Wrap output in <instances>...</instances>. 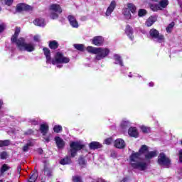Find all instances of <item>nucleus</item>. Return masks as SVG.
<instances>
[{
    "label": "nucleus",
    "mask_w": 182,
    "mask_h": 182,
    "mask_svg": "<svg viewBox=\"0 0 182 182\" xmlns=\"http://www.w3.org/2000/svg\"><path fill=\"white\" fill-rule=\"evenodd\" d=\"M141 154H144L146 160H151L154 157H157V151H149L147 146L143 145L139 152H133L129 156L132 167L140 171H144L147 168V164L140 160Z\"/></svg>",
    "instance_id": "nucleus-1"
},
{
    "label": "nucleus",
    "mask_w": 182,
    "mask_h": 182,
    "mask_svg": "<svg viewBox=\"0 0 182 182\" xmlns=\"http://www.w3.org/2000/svg\"><path fill=\"white\" fill-rule=\"evenodd\" d=\"M16 46L19 50L26 52H33L35 45L25 43V38H20L16 41Z\"/></svg>",
    "instance_id": "nucleus-2"
},
{
    "label": "nucleus",
    "mask_w": 182,
    "mask_h": 182,
    "mask_svg": "<svg viewBox=\"0 0 182 182\" xmlns=\"http://www.w3.org/2000/svg\"><path fill=\"white\" fill-rule=\"evenodd\" d=\"M50 18L51 19H58L59 14H62V7L59 4H53L49 6Z\"/></svg>",
    "instance_id": "nucleus-3"
},
{
    "label": "nucleus",
    "mask_w": 182,
    "mask_h": 182,
    "mask_svg": "<svg viewBox=\"0 0 182 182\" xmlns=\"http://www.w3.org/2000/svg\"><path fill=\"white\" fill-rule=\"evenodd\" d=\"M70 59L69 58L64 56L60 52H58L54 59L52 60L53 65H56V63H69Z\"/></svg>",
    "instance_id": "nucleus-4"
},
{
    "label": "nucleus",
    "mask_w": 182,
    "mask_h": 182,
    "mask_svg": "<svg viewBox=\"0 0 182 182\" xmlns=\"http://www.w3.org/2000/svg\"><path fill=\"white\" fill-rule=\"evenodd\" d=\"M149 35L152 38L153 41H154V42H158L159 43L164 42V36L160 34L159 31L156 29H151L149 31Z\"/></svg>",
    "instance_id": "nucleus-5"
},
{
    "label": "nucleus",
    "mask_w": 182,
    "mask_h": 182,
    "mask_svg": "<svg viewBox=\"0 0 182 182\" xmlns=\"http://www.w3.org/2000/svg\"><path fill=\"white\" fill-rule=\"evenodd\" d=\"M158 163L159 166L163 167H169L170 164H171V161L164 153H161L158 156Z\"/></svg>",
    "instance_id": "nucleus-6"
},
{
    "label": "nucleus",
    "mask_w": 182,
    "mask_h": 182,
    "mask_svg": "<svg viewBox=\"0 0 182 182\" xmlns=\"http://www.w3.org/2000/svg\"><path fill=\"white\" fill-rule=\"evenodd\" d=\"M71 157H75L77 153V150H82L85 145L79 141L71 142L70 144Z\"/></svg>",
    "instance_id": "nucleus-7"
},
{
    "label": "nucleus",
    "mask_w": 182,
    "mask_h": 182,
    "mask_svg": "<svg viewBox=\"0 0 182 182\" xmlns=\"http://www.w3.org/2000/svg\"><path fill=\"white\" fill-rule=\"evenodd\" d=\"M109 53H110V50L108 48H97L95 59L97 60H102V59L106 58Z\"/></svg>",
    "instance_id": "nucleus-8"
},
{
    "label": "nucleus",
    "mask_w": 182,
    "mask_h": 182,
    "mask_svg": "<svg viewBox=\"0 0 182 182\" xmlns=\"http://www.w3.org/2000/svg\"><path fill=\"white\" fill-rule=\"evenodd\" d=\"M114 8H116V1L113 0L111 1L109 6L107 9L105 13L106 16H110V15H112V12L114 11Z\"/></svg>",
    "instance_id": "nucleus-9"
},
{
    "label": "nucleus",
    "mask_w": 182,
    "mask_h": 182,
    "mask_svg": "<svg viewBox=\"0 0 182 182\" xmlns=\"http://www.w3.org/2000/svg\"><path fill=\"white\" fill-rule=\"evenodd\" d=\"M126 143L124 140L122 139H117L114 141V146L117 147V149H124Z\"/></svg>",
    "instance_id": "nucleus-10"
},
{
    "label": "nucleus",
    "mask_w": 182,
    "mask_h": 182,
    "mask_svg": "<svg viewBox=\"0 0 182 182\" xmlns=\"http://www.w3.org/2000/svg\"><path fill=\"white\" fill-rule=\"evenodd\" d=\"M68 19L73 28H78L79 27V23H77V21H76V18L75 16L70 15L68 16Z\"/></svg>",
    "instance_id": "nucleus-11"
},
{
    "label": "nucleus",
    "mask_w": 182,
    "mask_h": 182,
    "mask_svg": "<svg viewBox=\"0 0 182 182\" xmlns=\"http://www.w3.org/2000/svg\"><path fill=\"white\" fill-rule=\"evenodd\" d=\"M31 9V6L26 5V4H18L16 7V11L18 12H22V11H29Z\"/></svg>",
    "instance_id": "nucleus-12"
},
{
    "label": "nucleus",
    "mask_w": 182,
    "mask_h": 182,
    "mask_svg": "<svg viewBox=\"0 0 182 182\" xmlns=\"http://www.w3.org/2000/svg\"><path fill=\"white\" fill-rule=\"evenodd\" d=\"M49 130V125L48 124H42L40 126V132L43 134V136H46V134L48 133Z\"/></svg>",
    "instance_id": "nucleus-13"
},
{
    "label": "nucleus",
    "mask_w": 182,
    "mask_h": 182,
    "mask_svg": "<svg viewBox=\"0 0 182 182\" xmlns=\"http://www.w3.org/2000/svg\"><path fill=\"white\" fill-rule=\"evenodd\" d=\"M93 45L95 46H100L103 43V38L102 36H96L92 39Z\"/></svg>",
    "instance_id": "nucleus-14"
},
{
    "label": "nucleus",
    "mask_w": 182,
    "mask_h": 182,
    "mask_svg": "<svg viewBox=\"0 0 182 182\" xmlns=\"http://www.w3.org/2000/svg\"><path fill=\"white\" fill-rule=\"evenodd\" d=\"M20 33H21V28L16 27L14 35L11 37V42H13V43L16 44V41H18L17 38L18 36H19Z\"/></svg>",
    "instance_id": "nucleus-15"
},
{
    "label": "nucleus",
    "mask_w": 182,
    "mask_h": 182,
    "mask_svg": "<svg viewBox=\"0 0 182 182\" xmlns=\"http://www.w3.org/2000/svg\"><path fill=\"white\" fill-rule=\"evenodd\" d=\"M55 140L58 149H63V147H65V141H63L60 137L57 136L55 138Z\"/></svg>",
    "instance_id": "nucleus-16"
},
{
    "label": "nucleus",
    "mask_w": 182,
    "mask_h": 182,
    "mask_svg": "<svg viewBox=\"0 0 182 182\" xmlns=\"http://www.w3.org/2000/svg\"><path fill=\"white\" fill-rule=\"evenodd\" d=\"M128 134L131 137H137L139 136V132L136 127H131L129 129Z\"/></svg>",
    "instance_id": "nucleus-17"
},
{
    "label": "nucleus",
    "mask_w": 182,
    "mask_h": 182,
    "mask_svg": "<svg viewBox=\"0 0 182 182\" xmlns=\"http://www.w3.org/2000/svg\"><path fill=\"white\" fill-rule=\"evenodd\" d=\"M44 55L46 58V62L47 63H50V50L46 48H43Z\"/></svg>",
    "instance_id": "nucleus-18"
},
{
    "label": "nucleus",
    "mask_w": 182,
    "mask_h": 182,
    "mask_svg": "<svg viewBox=\"0 0 182 182\" xmlns=\"http://www.w3.org/2000/svg\"><path fill=\"white\" fill-rule=\"evenodd\" d=\"M157 21V18L156 17H154V16H151L149 17L146 23H145V25L148 27H150L151 26V25H153V23H154V22H156Z\"/></svg>",
    "instance_id": "nucleus-19"
},
{
    "label": "nucleus",
    "mask_w": 182,
    "mask_h": 182,
    "mask_svg": "<svg viewBox=\"0 0 182 182\" xmlns=\"http://www.w3.org/2000/svg\"><path fill=\"white\" fill-rule=\"evenodd\" d=\"M100 147H102V144L97 141H92L90 144V149L91 150H96V149H100Z\"/></svg>",
    "instance_id": "nucleus-20"
},
{
    "label": "nucleus",
    "mask_w": 182,
    "mask_h": 182,
    "mask_svg": "<svg viewBox=\"0 0 182 182\" xmlns=\"http://www.w3.org/2000/svg\"><path fill=\"white\" fill-rule=\"evenodd\" d=\"M149 8L153 12H157V11H161L160 5L157 4H150Z\"/></svg>",
    "instance_id": "nucleus-21"
},
{
    "label": "nucleus",
    "mask_w": 182,
    "mask_h": 182,
    "mask_svg": "<svg viewBox=\"0 0 182 182\" xmlns=\"http://www.w3.org/2000/svg\"><path fill=\"white\" fill-rule=\"evenodd\" d=\"M34 25L36 26H45V19L43 18H37L33 21Z\"/></svg>",
    "instance_id": "nucleus-22"
},
{
    "label": "nucleus",
    "mask_w": 182,
    "mask_h": 182,
    "mask_svg": "<svg viewBox=\"0 0 182 182\" xmlns=\"http://www.w3.org/2000/svg\"><path fill=\"white\" fill-rule=\"evenodd\" d=\"M125 33L130 39L133 40V38H132V36L133 35V28H132L130 26L127 25L126 26Z\"/></svg>",
    "instance_id": "nucleus-23"
},
{
    "label": "nucleus",
    "mask_w": 182,
    "mask_h": 182,
    "mask_svg": "<svg viewBox=\"0 0 182 182\" xmlns=\"http://www.w3.org/2000/svg\"><path fill=\"white\" fill-rule=\"evenodd\" d=\"M159 5V8H161V11H163V9L167 8V5H168V0H161Z\"/></svg>",
    "instance_id": "nucleus-24"
},
{
    "label": "nucleus",
    "mask_w": 182,
    "mask_h": 182,
    "mask_svg": "<svg viewBox=\"0 0 182 182\" xmlns=\"http://www.w3.org/2000/svg\"><path fill=\"white\" fill-rule=\"evenodd\" d=\"M114 59L115 60V65H120V66H123V62L119 55L115 54L114 55Z\"/></svg>",
    "instance_id": "nucleus-25"
},
{
    "label": "nucleus",
    "mask_w": 182,
    "mask_h": 182,
    "mask_svg": "<svg viewBox=\"0 0 182 182\" xmlns=\"http://www.w3.org/2000/svg\"><path fill=\"white\" fill-rule=\"evenodd\" d=\"M72 163V160L70 159V157H65L63 159H61L60 161V164H61L63 166H65L66 164H70Z\"/></svg>",
    "instance_id": "nucleus-26"
},
{
    "label": "nucleus",
    "mask_w": 182,
    "mask_h": 182,
    "mask_svg": "<svg viewBox=\"0 0 182 182\" xmlns=\"http://www.w3.org/2000/svg\"><path fill=\"white\" fill-rule=\"evenodd\" d=\"M123 14L125 16L126 19H130L132 18V14H130V10H129V9L127 8L124 9Z\"/></svg>",
    "instance_id": "nucleus-27"
},
{
    "label": "nucleus",
    "mask_w": 182,
    "mask_h": 182,
    "mask_svg": "<svg viewBox=\"0 0 182 182\" xmlns=\"http://www.w3.org/2000/svg\"><path fill=\"white\" fill-rule=\"evenodd\" d=\"M127 9L130 11L132 14H134V12H136V6H134V4L132 3H128L127 4Z\"/></svg>",
    "instance_id": "nucleus-28"
},
{
    "label": "nucleus",
    "mask_w": 182,
    "mask_h": 182,
    "mask_svg": "<svg viewBox=\"0 0 182 182\" xmlns=\"http://www.w3.org/2000/svg\"><path fill=\"white\" fill-rule=\"evenodd\" d=\"M58 46L59 44L56 41H50L49 43V48H50V49H58Z\"/></svg>",
    "instance_id": "nucleus-29"
},
{
    "label": "nucleus",
    "mask_w": 182,
    "mask_h": 182,
    "mask_svg": "<svg viewBox=\"0 0 182 182\" xmlns=\"http://www.w3.org/2000/svg\"><path fill=\"white\" fill-rule=\"evenodd\" d=\"M87 50L90 53H93L94 55L97 54V48H94L92 46H88V47H87Z\"/></svg>",
    "instance_id": "nucleus-30"
},
{
    "label": "nucleus",
    "mask_w": 182,
    "mask_h": 182,
    "mask_svg": "<svg viewBox=\"0 0 182 182\" xmlns=\"http://www.w3.org/2000/svg\"><path fill=\"white\" fill-rule=\"evenodd\" d=\"M38 178V173L34 172L28 178V182H35Z\"/></svg>",
    "instance_id": "nucleus-31"
},
{
    "label": "nucleus",
    "mask_w": 182,
    "mask_h": 182,
    "mask_svg": "<svg viewBox=\"0 0 182 182\" xmlns=\"http://www.w3.org/2000/svg\"><path fill=\"white\" fill-rule=\"evenodd\" d=\"M11 141L8 139L6 140H0V147H5L6 146H9Z\"/></svg>",
    "instance_id": "nucleus-32"
},
{
    "label": "nucleus",
    "mask_w": 182,
    "mask_h": 182,
    "mask_svg": "<svg viewBox=\"0 0 182 182\" xmlns=\"http://www.w3.org/2000/svg\"><path fill=\"white\" fill-rule=\"evenodd\" d=\"M10 169H11V166H8L7 164H4L1 166V174H4V173H5V171H8V170H10Z\"/></svg>",
    "instance_id": "nucleus-33"
},
{
    "label": "nucleus",
    "mask_w": 182,
    "mask_h": 182,
    "mask_svg": "<svg viewBox=\"0 0 182 182\" xmlns=\"http://www.w3.org/2000/svg\"><path fill=\"white\" fill-rule=\"evenodd\" d=\"M129 126H130V122H129V121H122L121 123V127H122V129H126Z\"/></svg>",
    "instance_id": "nucleus-34"
},
{
    "label": "nucleus",
    "mask_w": 182,
    "mask_h": 182,
    "mask_svg": "<svg viewBox=\"0 0 182 182\" xmlns=\"http://www.w3.org/2000/svg\"><path fill=\"white\" fill-rule=\"evenodd\" d=\"M147 14V11L146 9H139L138 11V16L139 17L144 16Z\"/></svg>",
    "instance_id": "nucleus-35"
},
{
    "label": "nucleus",
    "mask_w": 182,
    "mask_h": 182,
    "mask_svg": "<svg viewBox=\"0 0 182 182\" xmlns=\"http://www.w3.org/2000/svg\"><path fill=\"white\" fill-rule=\"evenodd\" d=\"M74 48H75V49L77 50L82 51L83 49H85V46L82 44H74Z\"/></svg>",
    "instance_id": "nucleus-36"
},
{
    "label": "nucleus",
    "mask_w": 182,
    "mask_h": 182,
    "mask_svg": "<svg viewBox=\"0 0 182 182\" xmlns=\"http://www.w3.org/2000/svg\"><path fill=\"white\" fill-rule=\"evenodd\" d=\"M173 28H174V22H171L168 26L166 27V31L170 33L171 31H173Z\"/></svg>",
    "instance_id": "nucleus-37"
},
{
    "label": "nucleus",
    "mask_w": 182,
    "mask_h": 182,
    "mask_svg": "<svg viewBox=\"0 0 182 182\" xmlns=\"http://www.w3.org/2000/svg\"><path fill=\"white\" fill-rule=\"evenodd\" d=\"M140 129L143 133H150V127L141 126Z\"/></svg>",
    "instance_id": "nucleus-38"
},
{
    "label": "nucleus",
    "mask_w": 182,
    "mask_h": 182,
    "mask_svg": "<svg viewBox=\"0 0 182 182\" xmlns=\"http://www.w3.org/2000/svg\"><path fill=\"white\" fill-rule=\"evenodd\" d=\"M78 163L81 166V167H85V165L86 164V160H85V159L80 157L78 160Z\"/></svg>",
    "instance_id": "nucleus-39"
},
{
    "label": "nucleus",
    "mask_w": 182,
    "mask_h": 182,
    "mask_svg": "<svg viewBox=\"0 0 182 182\" xmlns=\"http://www.w3.org/2000/svg\"><path fill=\"white\" fill-rule=\"evenodd\" d=\"M53 131L55 132V133H59V132H62V126L55 125L53 128Z\"/></svg>",
    "instance_id": "nucleus-40"
},
{
    "label": "nucleus",
    "mask_w": 182,
    "mask_h": 182,
    "mask_svg": "<svg viewBox=\"0 0 182 182\" xmlns=\"http://www.w3.org/2000/svg\"><path fill=\"white\" fill-rule=\"evenodd\" d=\"M8 158V154L6 151H3L0 153V159L1 160H5Z\"/></svg>",
    "instance_id": "nucleus-41"
},
{
    "label": "nucleus",
    "mask_w": 182,
    "mask_h": 182,
    "mask_svg": "<svg viewBox=\"0 0 182 182\" xmlns=\"http://www.w3.org/2000/svg\"><path fill=\"white\" fill-rule=\"evenodd\" d=\"M73 182H82V178H80L79 176H74L73 178Z\"/></svg>",
    "instance_id": "nucleus-42"
},
{
    "label": "nucleus",
    "mask_w": 182,
    "mask_h": 182,
    "mask_svg": "<svg viewBox=\"0 0 182 182\" xmlns=\"http://www.w3.org/2000/svg\"><path fill=\"white\" fill-rule=\"evenodd\" d=\"M112 141H113V139H112V138H108L105 140V144L109 145V144H111Z\"/></svg>",
    "instance_id": "nucleus-43"
},
{
    "label": "nucleus",
    "mask_w": 182,
    "mask_h": 182,
    "mask_svg": "<svg viewBox=\"0 0 182 182\" xmlns=\"http://www.w3.org/2000/svg\"><path fill=\"white\" fill-rule=\"evenodd\" d=\"M5 4L8 5V6H11L12 5V3L14 2V0H4Z\"/></svg>",
    "instance_id": "nucleus-44"
},
{
    "label": "nucleus",
    "mask_w": 182,
    "mask_h": 182,
    "mask_svg": "<svg viewBox=\"0 0 182 182\" xmlns=\"http://www.w3.org/2000/svg\"><path fill=\"white\" fill-rule=\"evenodd\" d=\"M31 146V144H27L23 147V151H28L29 150V146Z\"/></svg>",
    "instance_id": "nucleus-45"
},
{
    "label": "nucleus",
    "mask_w": 182,
    "mask_h": 182,
    "mask_svg": "<svg viewBox=\"0 0 182 182\" xmlns=\"http://www.w3.org/2000/svg\"><path fill=\"white\" fill-rule=\"evenodd\" d=\"M5 31V24L0 25V33L4 32Z\"/></svg>",
    "instance_id": "nucleus-46"
},
{
    "label": "nucleus",
    "mask_w": 182,
    "mask_h": 182,
    "mask_svg": "<svg viewBox=\"0 0 182 182\" xmlns=\"http://www.w3.org/2000/svg\"><path fill=\"white\" fill-rule=\"evenodd\" d=\"M34 41L36 42H39L41 41V36H35L34 38H33Z\"/></svg>",
    "instance_id": "nucleus-47"
},
{
    "label": "nucleus",
    "mask_w": 182,
    "mask_h": 182,
    "mask_svg": "<svg viewBox=\"0 0 182 182\" xmlns=\"http://www.w3.org/2000/svg\"><path fill=\"white\" fill-rule=\"evenodd\" d=\"M179 161L182 163V149L179 151Z\"/></svg>",
    "instance_id": "nucleus-48"
},
{
    "label": "nucleus",
    "mask_w": 182,
    "mask_h": 182,
    "mask_svg": "<svg viewBox=\"0 0 182 182\" xmlns=\"http://www.w3.org/2000/svg\"><path fill=\"white\" fill-rule=\"evenodd\" d=\"M31 122V124H33V126H36L38 124V121H36V119H32Z\"/></svg>",
    "instance_id": "nucleus-49"
},
{
    "label": "nucleus",
    "mask_w": 182,
    "mask_h": 182,
    "mask_svg": "<svg viewBox=\"0 0 182 182\" xmlns=\"http://www.w3.org/2000/svg\"><path fill=\"white\" fill-rule=\"evenodd\" d=\"M46 176H48V177H51L52 171H46Z\"/></svg>",
    "instance_id": "nucleus-50"
},
{
    "label": "nucleus",
    "mask_w": 182,
    "mask_h": 182,
    "mask_svg": "<svg viewBox=\"0 0 182 182\" xmlns=\"http://www.w3.org/2000/svg\"><path fill=\"white\" fill-rule=\"evenodd\" d=\"M32 133H33V131H32V129H29L25 133V134H32Z\"/></svg>",
    "instance_id": "nucleus-51"
},
{
    "label": "nucleus",
    "mask_w": 182,
    "mask_h": 182,
    "mask_svg": "<svg viewBox=\"0 0 182 182\" xmlns=\"http://www.w3.org/2000/svg\"><path fill=\"white\" fill-rule=\"evenodd\" d=\"M149 85L150 86V87L154 86V83L153 82H149Z\"/></svg>",
    "instance_id": "nucleus-52"
},
{
    "label": "nucleus",
    "mask_w": 182,
    "mask_h": 182,
    "mask_svg": "<svg viewBox=\"0 0 182 182\" xmlns=\"http://www.w3.org/2000/svg\"><path fill=\"white\" fill-rule=\"evenodd\" d=\"M62 66H63L62 65H57L58 68H62Z\"/></svg>",
    "instance_id": "nucleus-53"
},
{
    "label": "nucleus",
    "mask_w": 182,
    "mask_h": 182,
    "mask_svg": "<svg viewBox=\"0 0 182 182\" xmlns=\"http://www.w3.org/2000/svg\"><path fill=\"white\" fill-rule=\"evenodd\" d=\"M46 141L49 142V138L46 139Z\"/></svg>",
    "instance_id": "nucleus-54"
},
{
    "label": "nucleus",
    "mask_w": 182,
    "mask_h": 182,
    "mask_svg": "<svg viewBox=\"0 0 182 182\" xmlns=\"http://www.w3.org/2000/svg\"><path fill=\"white\" fill-rule=\"evenodd\" d=\"M154 2H158L159 0H152Z\"/></svg>",
    "instance_id": "nucleus-55"
},
{
    "label": "nucleus",
    "mask_w": 182,
    "mask_h": 182,
    "mask_svg": "<svg viewBox=\"0 0 182 182\" xmlns=\"http://www.w3.org/2000/svg\"><path fill=\"white\" fill-rule=\"evenodd\" d=\"M0 106H2V101L0 100Z\"/></svg>",
    "instance_id": "nucleus-56"
},
{
    "label": "nucleus",
    "mask_w": 182,
    "mask_h": 182,
    "mask_svg": "<svg viewBox=\"0 0 182 182\" xmlns=\"http://www.w3.org/2000/svg\"><path fill=\"white\" fill-rule=\"evenodd\" d=\"M43 151V150H41L40 153L42 154Z\"/></svg>",
    "instance_id": "nucleus-57"
},
{
    "label": "nucleus",
    "mask_w": 182,
    "mask_h": 182,
    "mask_svg": "<svg viewBox=\"0 0 182 182\" xmlns=\"http://www.w3.org/2000/svg\"><path fill=\"white\" fill-rule=\"evenodd\" d=\"M0 182H4L2 180H0Z\"/></svg>",
    "instance_id": "nucleus-58"
},
{
    "label": "nucleus",
    "mask_w": 182,
    "mask_h": 182,
    "mask_svg": "<svg viewBox=\"0 0 182 182\" xmlns=\"http://www.w3.org/2000/svg\"><path fill=\"white\" fill-rule=\"evenodd\" d=\"M181 144H182V140H181Z\"/></svg>",
    "instance_id": "nucleus-59"
}]
</instances>
